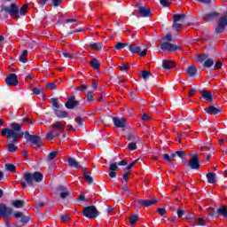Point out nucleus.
<instances>
[{"instance_id":"obj_1","label":"nucleus","mask_w":227,"mask_h":227,"mask_svg":"<svg viewBox=\"0 0 227 227\" xmlns=\"http://www.w3.org/2000/svg\"><path fill=\"white\" fill-rule=\"evenodd\" d=\"M11 128L2 129V136L3 137H7L9 141V145H7L8 152L13 153V152H17V143H19V137H23L24 132H20L22 130V125L12 122L11 124Z\"/></svg>"},{"instance_id":"obj_2","label":"nucleus","mask_w":227,"mask_h":227,"mask_svg":"<svg viewBox=\"0 0 227 227\" xmlns=\"http://www.w3.org/2000/svg\"><path fill=\"white\" fill-rule=\"evenodd\" d=\"M43 180V174L41 172L25 173L23 175V180L20 181L21 187L25 188L27 185L35 187V182L40 184Z\"/></svg>"},{"instance_id":"obj_3","label":"nucleus","mask_w":227,"mask_h":227,"mask_svg":"<svg viewBox=\"0 0 227 227\" xmlns=\"http://www.w3.org/2000/svg\"><path fill=\"white\" fill-rule=\"evenodd\" d=\"M1 12H5V13H8L11 16H14V19H20V15H26L27 13V5H23L19 10V5L16 4H11L10 6L8 5H2L1 6Z\"/></svg>"},{"instance_id":"obj_4","label":"nucleus","mask_w":227,"mask_h":227,"mask_svg":"<svg viewBox=\"0 0 227 227\" xmlns=\"http://www.w3.org/2000/svg\"><path fill=\"white\" fill-rule=\"evenodd\" d=\"M82 214L85 217H88V219H97L100 213L95 206H88L83 208Z\"/></svg>"},{"instance_id":"obj_5","label":"nucleus","mask_w":227,"mask_h":227,"mask_svg":"<svg viewBox=\"0 0 227 227\" xmlns=\"http://www.w3.org/2000/svg\"><path fill=\"white\" fill-rule=\"evenodd\" d=\"M217 26L215 28V32L216 35H221V33H224L227 27V17L222 16L218 19L216 22Z\"/></svg>"},{"instance_id":"obj_6","label":"nucleus","mask_w":227,"mask_h":227,"mask_svg":"<svg viewBox=\"0 0 227 227\" xmlns=\"http://www.w3.org/2000/svg\"><path fill=\"white\" fill-rule=\"evenodd\" d=\"M187 164L188 168L191 169H200V157H198V154H193L190 158L189 162H184V165L185 166Z\"/></svg>"},{"instance_id":"obj_7","label":"nucleus","mask_w":227,"mask_h":227,"mask_svg":"<svg viewBox=\"0 0 227 227\" xmlns=\"http://www.w3.org/2000/svg\"><path fill=\"white\" fill-rule=\"evenodd\" d=\"M186 221H190L194 226H205V218L196 217L194 215H188L185 216Z\"/></svg>"},{"instance_id":"obj_8","label":"nucleus","mask_w":227,"mask_h":227,"mask_svg":"<svg viewBox=\"0 0 227 227\" xmlns=\"http://www.w3.org/2000/svg\"><path fill=\"white\" fill-rule=\"evenodd\" d=\"M25 139H27V141H29L38 148L42 146V145L40 144V141H42V137L35 135H31L29 134V131L25 132Z\"/></svg>"},{"instance_id":"obj_9","label":"nucleus","mask_w":227,"mask_h":227,"mask_svg":"<svg viewBox=\"0 0 227 227\" xmlns=\"http://www.w3.org/2000/svg\"><path fill=\"white\" fill-rule=\"evenodd\" d=\"M136 7L137 8V12L142 17H152V11L148 7L143 6V4H137Z\"/></svg>"},{"instance_id":"obj_10","label":"nucleus","mask_w":227,"mask_h":227,"mask_svg":"<svg viewBox=\"0 0 227 227\" xmlns=\"http://www.w3.org/2000/svg\"><path fill=\"white\" fill-rule=\"evenodd\" d=\"M13 212V209L7 207L4 203H0V219L2 217H10Z\"/></svg>"},{"instance_id":"obj_11","label":"nucleus","mask_w":227,"mask_h":227,"mask_svg":"<svg viewBox=\"0 0 227 227\" xmlns=\"http://www.w3.org/2000/svg\"><path fill=\"white\" fill-rule=\"evenodd\" d=\"M5 82L7 86H18L19 85V77L16 74H10L5 78Z\"/></svg>"},{"instance_id":"obj_12","label":"nucleus","mask_w":227,"mask_h":227,"mask_svg":"<svg viewBox=\"0 0 227 227\" xmlns=\"http://www.w3.org/2000/svg\"><path fill=\"white\" fill-rule=\"evenodd\" d=\"M160 49L161 51H169V52H175V51H179L180 47L169 42H166L160 44Z\"/></svg>"},{"instance_id":"obj_13","label":"nucleus","mask_w":227,"mask_h":227,"mask_svg":"<svg viewBox=\"0 0 227 227\" xmlns=\"http://www.w3.org/2000/svg\"><path fill=\"white\" fill-rule=\"evenodd\" d=\"M113 122L117 129H125L127 127V120L125 118L113 117Z\"/></svg>"},{"instance_id":"obj_14","label":"nucleus","mask_w":227,"mask_h":227,"mask_svg":"<svg viewBox=\"0 0 227 227\" xmlns=\"http://www.w3.org/2000/svg\"><path fill=\"white\" fill-rule=\"evenodd\" d=\"M129 51H130V52L133 54H139L141 58L146 56V50L141 51V47L136 46L134 44L129 45Z\"/></svg>"},{"instance_id":"obj_15","label":"nucleus","mask_w":227,"mask_h":227,"mask_svg":"<svg viewBox=\"0 0 227 227\" xmlns=\"http://www.w3.org/2000/svg\"><path fill=\"white\" fill-rule=\"evenodd\" d=\"M205 113H207V114H213L215 116V114H219V113H222V109L220 106L215 107L214 106H209L206 108H204Z\"/></svg>"},{"instance_id":"obj_16","label":"nucleus","mask_w":227,"mask_h":227,"mask_svg":"<svg viewBox=\"0 0 227 227\" xmlns=\"http://www.w3.org/2000/svg\"><path fill=\"white\" fill-rule=\"evenodd\" d=\"M79 106V101L75 100V96H72L71 98H67V102L66 103V107L67 109H74Z\"/></svg>"},{"instance_id":"obj_17","label":"nucleus","mask_w":227,"mask_h":227,"mask_svg":"<svg viewBox=\"0 0 227 227\" xmlns=\"http://www.w3.org/2000/svg\"><path fill=\"white\" fill-rule=\"evenodd\" d=\"M139 205H142V207H152V205H155L157 203V200L155 199L153 200H138Z\"/></svg>"},{"instance_id":"obj_18","label":"nucleus","mask_w":227,"mask_h":227,"mask_svg":"<svg viewBox=\"0 0 227 227\" xmlns=\"http://www.w3.org/2000/svg\"><path fill=\"white\" fill-rule=\"evenodd\" d=\"M201 97L206 100V102H213L214 98L212 97V92L208 90H202Z\"/></svg>"},{"instance_id":"obj_19","label":"nucleus","mask_w":227,"mask_h":227,"mask_svg":"<svg viewBox=\"0 0 227 227\" xmlns=\"http://www.w3.org/2000/svg\"><path fill=\"white\" fill-rule=\"evenodd\" d=\"M68 165L71 168H75L76 169H82V166H81V164H79V162L77 160H75V159L74 158H69L68 159Z\"/></svg>"},{"instance_id":"obj_20","label":"nucleus","mask_w":227,"mask_h":227,"mask_svg":"<svg viewBox=\"0 0 227 227\" xmlns=\"http://www.w3.org/2000/svg\"><path fill=\"white\" fill-rule=\"evenodd\" d=\"M162 67L165 70H171V68H175V62L173 60H163Z\"/></svg>"},{"instance_id":"obj_21","label":"nucleus","mask_w":227,"mask_h":227,"mask_svg":"<svg viewBox=\"0 0 227 227\" xmlns=\"http://www.w3.org/2000/svg\"><path fill=\"white\" fill-rule=\"evenodd\" d=\"M187 74L189 77H194V75L198 74V68L196 67V66L188 67Z\"/></svg>"},{"instance_id":"obj_22","label":"nucleus","mask_w":227,"mask_h":227,"mask_svg":"<svg viewBox=\"0 0 227 227\" xmlns=\"http://www.w3.org/2000/svg\"><path fill=\"white\" fill-rule=\"evenodd\" d=\"M54 130H59L61 134L65 132V125L61 124V121H56L53 123Z\"/></svg>"},{"instance_id":"obj_23","label":"nucleus","mask_w":227,"mask_h":227,"mask_svg":"<svg viewBox=\"0 0 227 227\" xmlns=\"http://www.w3.org/2000/svg\"><path fill=\"white\" fill-rule=\"evenodd\" d=\"M206 176H207L208 184H215V182H217V180L215 179L216 178L215 173L209 172L207 174Z\"/></svg>"},{"instance_id":"obj_24","label":"nucleus","mask_w":227,"mask_h":227,"mask_svg":"<svg viewBox=\"0 0 227 227\" xmlns=\"http://www.w3.org/2000/svg\"><path fill=\"white\" fill-rule=\"evenodd\" d=\"M127 139H128V141H131V143H139L140 138H139V137H137V135L129 133L127 136Z\"/></svg>"},{"instance_id":"obj_25","label":"nucleus","mask_w":227,"mask_h":227,"mask_svg":"<svg viewBox=\"0 0 227 227\" xmlns=\"http://www.w3.org/2000/svg\"><path fill=\"white\" fill-rule=\"evenodd\" d=\"M82 173H83V178L89 182V184H93V177L90 176V173L86 170V168H82Z\"/></svg>"},{"instance_id":"obj_26","label":"nucleus","mask_w":227,"mask_h":227,"mask_svg":"<svg viewBox=\"0 0 227 227\" xmlns=\"http://www.w3.org/2000/svg\"><path fill=\"white\" fill-rule=\"evenodd\" d=\"M216 214L218 215H223V217H225L227 219V210H226V206H223L216 210Z\"/></svg>"},{"instance_id":"obj_27","label":"nucleus","mask_w":227,"mask_h":227,"mask_svg":"<svg viewBox=\"0 0 227 227\" xmlns=\"http://www.w3.org/2000/svg\"><path fill=\"white\" fill-rule=\"evenodd\" d=\"M89 47L93 51H102V43H89Z\"/></svg>"},{"instance_id":"obj_28","label":"nucleus","mask_w":227,"mask_h":227,"mask_svg":"<svg viewBox=\"0 0 227 227\" xmlns=\"http://www.w3.org/2000/svg\"><path fill=\"white\" fill-rule=\"evenodd\" d=\"M55 116L58 118H67L68 116V113L66 111H61V110H55Z\"/></svg>"},{"instance_id":"obj_29","label":"nucleus","mask_w":227,"mask_h":227,"mask_svg":"<svg viewBox=\"0 0 227 227\" xmlns=\"http://www.w3.org/2000/svg\"><path fill=\"white\" fill-rule=\"evenodd\" d=\"M218 15H219V12H213L205 14L204 19L205 20H212V19L217 17Z\"/></svg>"},{"instance_id":"obj_30","label":"nucleus","mask_w":227,"mask_h":227,"mask_svg":"<svg viewBox=\"0 0 227 227\" xmlns=\"http://www.w3.org/2000/svg\"><path fill=\"white\" fill-rule=\"evenodd\" d=\"M54 137H59V134L56 133V131H54V130L50 131L46 135V138L49 141H52V139H54Z\"/></svg>"},{"instance_id":"obj_31","label":"nucleus","mask_w":227,"mask_h":227,"mask_svg":"<svg viewBox=\"0 0 227 227\" xmlns=\"http://www.w3.org/2000/svg\"><path fill=\"white\" fill-rule=\"evenodd\" d=\"M5 168L10 173H16L17 172V168L15 167V165H13L12 163H6L5 164Z\"/></svg>"},{"instance_id":"obj_32","label":"nucleus","mask_w":227,"mask_h":227,"mask_svg":"<svg viewBox=\"0 0 227 227\" xmlns=\"http://www.w3.org/2000/svg\"><path fill=\"white\" fill-rule=\"evenodd\" d=\"M129 45H130L129 43H117L115 44V49L116 51H121V49H125V47H128L129 49Z\"/></svg>"},{"instance_id":"obj_33","label":"nucleus","mask_w":227,"mask_h":227,"mask_svg":"<svg viewBox=\"0 0 227 227\" xmlns=\"http://www.w3.org/2000/svg\"><path fill=\"white\" fill-rule=\"evenodd\" d=\"M90 65L95 70H98V68H100V64L98 63V60H97V59H92L90 62Z\"/></svg>"},{"instance_id":"obj_34","label":"nucleus","mask_w":227,"mask_h":227,"mask_svg":"<svg viewBox=\"0 0 227 227\" xmlns=\"http://www.w3.org/2000/svg\"><path fill=\"white\" fill-rule=\"evenodd\" d=\"M27 50H25L22 51L21 55L20 56V61L21 63H27Z\"/></svg>"},{"instance_id":"obj_35","label":"nucleus","mask_w":227,"mask_h":227,"mask_svg":"<svg viewBox=\"0 0 227 227\" xmlns=\"http://www.w3.org/2000/svg\"><path fill=\"white\" fill-rule=\"evenodd\" d=\"M173 19L174 22H180V20H184V19H185V14H174Z\"/></svg>"},{"instance_id":"obj_36","label":"nucleus","mask_w":227,"mask_h":227,"mask_svg":"<svg viewBox=\"0 0 227 227\" xmlns=\"http://www.w3.org/2000/svg\"><path fill=\"white\" fill-rule=\"evenodd\" d=\"M12 206H14L15 208H22L24 207V201L22 200H13Z\"/></svg>"},{"instance_id":"obj_37","label":"nucleus","mask_w":227,"mask_h":227,"mask_svg":"<svg viewBox=\"0 0 227 227\" xmlns=\"http://www.w3.org/2000/svg\"><path fill=\"white\" fill-rule=\"evenodd\" d=\"M137 143L138 142H130L128 145V150H130V152H134V150H137Z\"/></svg>"},{"instance_id":"obj_38","label":"nucleus","mask_w":227,"mask_h":227,"mask_svg":"<svg viewBox=\"0 0 227 227\" xmlns=\"http://www.w3.org/2000/svg\"><path fill=\"white\" fill-rule=\"evenodd\" d=\"M214 66V60L212 59H207L204 62V67L207 68H210V67Z\"/></svg>"},{"instance_id":"obj_39","label":"nucleus","mask_w":227,"mask_h":227,"mask_svg":"<svg viewBox=\"0 0 227 227\" xmlns=\"http://www.w3.org/2000/svg\"><path fill=\"white\" fill-rule=\"evenodd\" d=\"M57 155H58V151H53L50 153L47 156V160H53V159H56Z\"/></svg>"},{"instance_id":"obj_40","label":"nucleus","mask_w":227,"mask_h":227,"mask_svg":"<svg viewBox=\"0 0 227 227\" xmlns=\"http://www.w3.org/2000/svg\"><path fill=\"white\" fill-rule=\"evenodd\" d=\"M172 27H174V29H176V31H180V29H182V27H184V25L178 23L177 21H174Z\"/></svg>"},{"instance_id":"obj_41","label":"nucleus","mask_w":227,"mask_h":227,"mask_svg":"<svg viewBox=\"0 0 227 227\" xmlns=\"http://www.w3.org/2000/svg\"><path fill=\"white\" fill-rule=\"evenodd\" d=\"M137 219H139V216H137V215H132L129 217V223L130 224L134 225L136 224V223H137Z\"/></svg>"},{"instance_id":"obj_42","label":"nucleus","mask_w":227,"mask_h":227,"mask_svg":"<svg viewBox=\"0 0 227 227\" xmlns=\"http://www.w3.org/2000/svg\"><path fill=\"white\" fill-rule=\"evenodd\" d=\"M94 100H95V98H94V96H93V91L89 90V91L87 92V101H88V102H93Z\"/></svg>"},{"instance_id":"obj_43","label":"nucleus","mask_w":227,"mask_h":227,"mask_svg":"<svg viewBox=\"0 0 227 227\" xmlns=\"http://www.w3.org/2000/svg\"><path fill=\"white\" fill-rule=\"evenodd\" d=\"M207 54H200L198 56V61H200V63H203V61L207 60Z\"/></svg>"},{"instance_id":"obj_44","label":"nucleus","mask_w":227,"mask_h":227,"mask_svg":"<svg viewBox=\"0 0 227 227\" xmlns=\"http://www.w3.org/2000/svg\"><path fill=\"white\" fill-rule=\"evenodd\" d=\"M87 90H88V85L86 83L77 88V90L82 91V93H84V91H86Z\"/></svg>"},{"instance_id":"obj_45","label":"nucleus","mask_w":227,"mask_h":227,"mask_svg":"<svg viewBox=\"0 0 227 227\" xmlns=\"http://www.w3.org/2000/svg\"><path fill=\"white\" fill-rule=\"evenodd\" d=\"M20 222L23 223V224H27V223H29V216L23 215L20 218Z\"/></svg>"},{"instance_id":"obj_46","label":"nucleus","mask_w":227,"mask_h":227,"mask_svg":"<svg viewBox=\"0 0 227 227\" xmlns=\"http://www.w3.org/2000/svg\"><path fill=\"white\" fill-rule=\"evenodd\" d=\"M47 90H56L57 86L54 82H50L46 84Z\"/></svg>"},{"instance_id":"obj_47","label":"nucleus","mask_w":227,"mask_h":227,"mask_svg":"<svg viewBox=\"0 0 227 227\" xmlns=\"http://www.w3.org/2000/svg\"><path fill=\"white\" fill-rule=\"evenodd\" d=\"M51 104L53 107H55L56 109H59V103H58V99L51 98Z\"/></svg>"},{"instance_id":"obj_48","label":"nucleus","mask_w":227,"mask_h":227,"mask_svg":"<svg viewBox=\"0 0 227 227\" xmlns=\"http://www.w3.org/2000/svg\"><path fill=\"white\" fill-rule=\"evenodd\" d=\"M129 68H130L129 64H123L122 66H120V70H121V72H125L129 70Z\"/></svg>"},{"instance_id":"obj_49","label":"nucleus","mask_w":227,"mask_h":227,"mask_svg":"<svg viewBox=\"0 0 227 227\" xmlns=\"http://www.w3.org/2000/svg\"><path fill=\"white\" fill-rule=\"evenodd\" d=\"M67 196H70V192H69L68 191L62 192L60 193V198H61L62 200H66V198H67Z\"/></svg>"},{"instance_id":"obj_50","label":"nucleus","mask_w":227,"mask_h":227,"mask_svg":"<svg viewBox=\"0 0 227 227\" xmlns=\"http://www.w3.org/2000/svg\"><path fill=\"white\" fill-rule=\"evenodd\" d=\"M176 154L177 157H180V159H184V157H185V152L184 151H176Z\"/></svg>"},{"instance_id":"obj_51","label":"nucleus","mask_w":227,"mask_h":227,"mask_svg":"<svg viewBox=\"0 0 227 227\" xmlns=\"http://www.w3.org/2000/svg\"><path fill=\"white\" fill-rule=\"evenodd\" d=\"M149 75H152V73L148 72V71H142V77L143 79H147Z\"/></svg>"},{"instance_id":"obj_52","label":"nucleus","mask_w":227,"mask_h":227,"mask_svg":"<svg viewBox=\"0 0 227 227\" xmlns=\"http://www.w3.org/2000/svg\"><path fill=\"white\" fill-rule=\"evenodd\" d=\"M118 169V165L116 162H114L110 165V171H116Z\"/></svg>"},{"instance_id":"obj_53","label":"nucleus","mask_w":227,"mask_h":227,"mask_svg":"<svg viewBox=\"0 0 227 227\" xmlns=\"http://www.w3.org/2000/svg\"><path fill=\"white\" fill-rule=\"evenodd\" d=\"M53 6H61V3H63V0H52Z\"/></svg>"},{"instance_id":"obj_54","label":"nucleus","mask_w":227,"mask_h":227,"mask_svg":"<svg viewBox=\"0 0 227 227\" xmlns=\"http://www.w3.org/2000/svg\"><path fill=\"white\" fill-rule=\"evenodd\" d=\"M160 4H161V6H169V1L168 0H160Z\"/></svg>"},{"instance_id":"obj_55","label":"nucleus","mask_w":227,"mask_h":227,"mask_svg":"<svg viewBox=\"0 0 227 227\" xmlns=\"http://www.w3.org/2000/svg\"><path fill=\"white\" fill-rule=\"evenodd\" d=\"M164 40H168V42H172L173 41V35L171 33H168L164 38Z\"/></svg>"},{"instance_id":"obj_56","label":"nucleus","mask_w":227,"mask_h":227,"mask_svg":"<svg viewBox=\"0 0 227 227\" xmlns=\"http://www.w3.org/2000/svg\"><path fill=\"white\" fill-rule=\"evenodd\" d=\"M163 159L168 162V164H171V156L169 154H163Z\"/></svg>"},{"instance_id":"obj_57","label":"nucleus","mask_w":227,"mask_h":227,"mask_svg":"<svg viewBox=\"0 0 227 227\" xmlns=\"http://www.w3.org/2000/svg\"><path fill=\"white\" fill-rule=\"evenodd\" d=\"M221 67H223V62L221 61H217L214 67L215 70H219V68H221Z\"/></svg>"},{"instance_id":"obj_58","label":"nucleus","mask_w":227,"mask_h":227,"mask_svg":"<svg viewBox=\"0 0 227 227\" xmlns=\"http://www.w3.org/2000/svg\"><path fill=\"white\" fill-rule=\"evenodd\" d=\"M74 121H76V123L79 125V127L82 126V118L81 117H76L74 119Z\"/></svg>"},{"instance_id":"obj_59","label":"nucleus","mask_w":227,"mask_h":227,"mask_svg":"<svg viewBox=\"0 0 227 227\" xmlns=\"http://www.w3.org/2000/svg\"><path fill=\"white\" fill-rule=\"evenodd\" d=\"M150 120H151V118L149 117L148 114H143V115H142V121H150Z\"/></svg>"},{"instance_id":"obj_60","label":"nucleus","mask_w":227,"mask_h":227,"mask_svg":"<svg viewBox=\"0 0 227 227\" xmlns=\"http://www.w3.org/2000/svg\"><path fill=\"white\" fill-rule=\"evenodd\" d=\"M23 215H24L22 214V212H18V213L14 214L15 219H21V217H22Z\"/></svg>"},{"instance_id":"obj_61","label":"nucleus","mask_w":227,"mask_h":227,"mask_svg":"<svg viewBox=\"0 0 227 227\" xmlns=\"http://www.w3.org/2000/svg\"><path fill=\"white\" fill-rule=\"evenodd\" d=\"M194 93H196V90L195 89H191L189 93H188V97H194Z\"/></svg>"},{"instance_id":"obj_62","label":"nucleus","mask_w":227,"mask_h":227,"mask_svg":"<svg viewBox=\"0 0 227 227\" xmlns=\"http://www.w3.org/2000/svg\"><path fill=\"white\" fill-rule=\"evenodd\" d=\"M41 92H42V90L38 88H34V90H33L34 95H40Z\"/></svg>"},{"instance_id":"obj_63","label":"nucleus","mask_w":227,"mask_h":227,"mask_svg":"<svg viewBox=\"0 0 227 227\" xmlns=\"http://www.w3.org/2000/svg\"><path fill=\"white\" fill-rule=\"evenodd\" d=\"M185 214V211L184 209L177 210V217H182Z\"/></svg>"},{"instance_id":"obj_64","label":"nucleus","mask_w":227,"mask_h":227,"mask_svg":"<svg viewBox=\"0 0 227 227\" xmlns=\"http://www.w3.org/2000/svg\"><path fill=\"white\" fill-rule=\"evenodd\" d=\"M158 213L160 214V215H164V214H166V209L159 208Z\"/></svg>"}]
</instances>
